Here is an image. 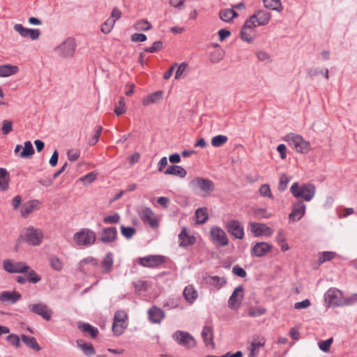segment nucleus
I'll list each match as a JSON object with an SVG mask.
<instances>
[{
    "instance_id": "obj_45",
    "label": "nucleus",
    "mask_w": 357,
    "mask_h": 357,
    "mask_svg": "<svg viewBox=\"0 0 357 357\" xmlns=\"http://www.w3.org/2000/svg\"><path fill=\"white\" fill-rule=\"evenodd\" d=\"M188 73V64L182 63L178 66L177 70L175 73V79H181L186 77Z\"/></svg>"
},
{
    "instance_id": "obj_21",
    "label": "nucleus",
    "mask_w": 357,
    "mask_h": 357,
    "mask_svg": "<svg viewBox=\"0 0 357 357\" xmlns=\"http://www.w3.org/2000/svg\"><path fill=\"white\" fill-rule=\"evenodd\" d=\"M243 289L241 286L236 288L228 301V306L231 309H238L240 307L243 297Z\"/></svg>"
},
{
    "instance_id": "obj_36",
    "label": "nucleus",
    "mask_w": 357,
    "mask_h": 357,
    "mask_svg": "<svg viewBox=\"0 0 357 357\" xmlns=\"http://www.w3.org/2000/svg\"><path fill=\"white\" fill-rule=\"evenodd\" d=\"M76 342L79 348L83 351L86 356H91L95 354L96 351L91 344L86 343L82 340H77Z\"/></svg>"
},
{
    "instance_id": "obj_55",
    "label": "nucleus",
    "mask_w": 357,
    "mask_h": 357,
    "mask_svg": "<svg viewBox=\"0 0 357 357\" xmlns=\"http://www.w3.org/2000/svg\"><path fill=\"white\" fill-rule=\"evenodd\" d=\"M13 130V122L10 120L5 119L2 121L1 132L3 135H8Z\"/></svg>"
},
{
    "instance_id": "obj_7",
    "label": "nucleus",
    "mask_w": 357,
    "mask_h": 357,
    "mask_svg": "<svg viewBox=\"0 0 357 357\" xmlns=\"http://www.w3.org/2000/svg\"><path fill=\"white\" fill-rule=\"evenodd\" d=\"M256 27L252 21L247 19L240 33L241 38L248 43H252L257 36Z\"/></svg>"
},
{
    "instance_id": "obj_61",
    "label": "nucleus",
    "mask_w": 357,
    "mask_h": 357,
    "mask_svg": "<svg viewBox=\"0 0 357 357\" xmlns=\"http://www.w3.org/2000/svg\"><path fill=\"white\" fill-rule=\"evenodd\" d=\"M333 338H329L324 341H321L319 342V349L324 351L327 352L329 351V349L331 347V344L333 343Z\"/></svg>"
},
{
    "instance_id": "obj_53",
    "label": "nucleus",
    "mask_w": 357,
    "mask_h": 357,
    "mask_svg": "<svg viewBox=\"0 0 357 357\" xmlns=\"http://www.w3.org/2000/svg\"><path fill=\"white\" fill-rule=\"evenodd\" d=\"M50 265L52 269L56 271L62 270L63 264L57 257H52L50 259Z\"/></svg>"
},
{
    "instance_id": "obj_38",
    "label": "nucleus",
    "mask_w": 357,
    "mask_h": 357,
    "mask_svg": "<svg viewBox=\"0 0 357 357\" xmlns=\"http://www.w3.org/2000/svg\"><path fill=\"white\" fill-rule=\"evenodd\" d=\"M21 338L22 342L29 348L36 351H39L41 349L40 347L37 343L35 337L27 336L25 335H22Z\"/></svg>"
},
{
    "instance_id": "obj_60",
    "label": "nucleus",
    "mask_w": 357,
    "mask_h": 357,
    "mask_svg": "<svg viewBox=\"0 0 357 357\" xmlns=\"http://www.w3.org/2000/svg\"><path fill=\"white\" fill-rule=\"evenodd\" d=\"M162 48V43L161 41H155L149 47H146L145 51L150 53L157 52Z\"/></svg>"
},
{
    "instance_id": "obj_24",
    "label": "nucleus",
    "mask_w": 357,
    "mask_h": 357,
    "mask_svg": "<svg viewBox=\"0 0 357 357\" xmlns=\"http://www.w3.org/2000/svg\"><path fill=\"white\" fill-rule=\"evenodd\" d=\"M40 205V202L36 199L24 203L21 208V215L24 218H26L33 211L39 210Z\"/></svg>"
},
{
    "instance_id": "obj_56",
    "label": "nucleus",
    "mask_w": 357,
    "mask_h": 357,
    "mask_svg": "<svg viewBox=\"0 0 357 357\" xmlns=\"http://www.w3.org/2000/svg\"><path fill=\"white\" fill-rule=\"evenodd\" d=\"M253 215L258 219L261 218H269L272 214L268 213L264 208H257L253 211Z\"/></svg>"
},
{
    "instance_id": "obj_2",
    "label": "nucleus",
    "mask_w": 357,
    "mask_h": 357,
    "mask_svg": "<svg viewBox=\"0 0 357 357\" xmlns=\"http://www.w3.org/2000/svg\"><path fill=\"white\" fill-rule=\"evenodd\" d=\"M97 240L96 234L88 228H82L75 232L73 236L74 244L80 248L93 245Z\"/></svg>"
},
{
    "instance_id": "obj_1",
    "label": "nucleus",
    "mask_w": 357,
    "mask_h": 357,
    "mask_svg": "<svg viewBox=\"0 0 357 357\" xmlns=\"http://www.w3.org/2000/svg\"><path fill=\"white\" fill-rule=\"evenodd\" d=\"M284 140L296 152L301 154H307L311 150V144L303 136L296 133H289Z\"/></svg>"
},
{
    "instance_id": "obj_64",
    "label": "nucleus",
    "mask_w": 357,
    "mask_h": 357,
    "mask_svg": "<svg viewBox=\"0 0 357 357\" xmlns=\"http://www.w3.org/2000/svg\"><path fill=\"white\" fill-rule=\"evenodd\" d=\"M28 271V280L30 282L36 284L40 281L41 278L35 272V271L29 269Z\"/></svg>"
},
{
    "instance_id": "obj_6",
    "label": "nucleus",
    "mask_w": 357,
    "mask_h": 357,
    "mask_svg": "<svg viewBox=\"0 0 357 357\" xmlns=\"http://www.w3.org/2000/svg\"><path fill=\"white\" fill-rule=\"evenodd\" d=\"M127 326L128 314L123 310H117L113 319L112 328L113 333L116 336L121 335L123 333Z\"/></svg>"
},
{
    "instance_id": "obj_15",
    "label": "nucleus",
    "mask_w": 357,
    "mask_h": 357,
    "mask_svg": "<svg viewBox=\"0 0 357 357\" xmlns=\"http://www.w3.org/2000/svg\"><path fill=\"white\" fill-rule=\"evenodd\" d=\"M227 231L236 238L243 239L244 237V229L241 223L236 220H229L226 225Z\"/></svg>"
},
{
    "instance_id": "obj_23",
    "label": "nucleus",
    "mask_w": 357,
    "mask_h": 357,
    "mask_svg": "<svg viewBox=\"0 0 357 357\" xmlns=\"http://www.w3.org/2000/svg\"><path fill=\"white\" fill-rule=\"evenodd\" d=\"M196 243V238L193 235H190L186 227H183L181 231L178 234V243L180 247H188Z\"/></svg>"
},
{
    "instance_id": "obj_9",
    "label": "nucleus",
    "mask_w": 357,
    "mask_h": 357,
    "mask_svg": "<svg viewBox=\"0 0 357 357\" xmlns=\"http://www.w3.org/2000/svg\"><path fill=\"white\" fill-rule=\"evenodd\" d=\"M3 268L8 273H25L29 271L30 267L24 262L13 260H6L3 264Z\"/></svg>"
},
{
    "instance_id": "obj_46",
    "label": "nucleus",
    "mask_w": 357,
    "mask_h": 357,
    "mask_svg": "<svg viewBox=\"0 0 357 357\" xmlns=\"http://www.w3.org/2000/svg\"><path fill=\"white\" fill-rule=\"evenodd\" d=\"M206 282L217 288H220L226 283V281L223 278H220L218 276L208 277L206 279Z\"/></svg>"
},
{
    "instance_id": "obj_42",
    "label": "nucleus",
    "mask_w": 357,
    "mask_h": 357,
    "mask_svg": "<svg viewBox=\"0 0 357 357\" xmlns=\"http://www.w3.org/2000/svg\"><path fill=\"white\" fill-rule=\"evenodd\" d=\"M263 3L266 8L276 10L279 13L283 10L280 0H263Z\"/></svg>"
},
{
    "instance_id": "obj_43",
    "label": "nucleus",
    "mask_w": 357,
    "mask_h": 357,
    "mask_svg": "<svg viewBox=\"0 0 357 357\" xmlns=\"http://www.w3.org/2000/svg\"><path fill=\"white\" fill-rule=\"evenodd\" d=\"M89 264L96 266L98 265V261L92 257H88L79 261L78 264L79 269L81 271H84L86 270V266Z\"/></svg>"
},
{
    "instance_id": "obj_22",
    "label": "nucleus",
    "mask_w": 357,
    "mask_h": 357,
    "mask_svg": "<svg viewBox=\"0 0 357 357\" xmlns=\"http://www.w3.org/2000/svg\"><path fill=\"white\" fill-rule=\"evenodd\" d=\"M272 245L266 242H259L255 243L251 249V255L258 257L266 255L272 250Z\"/></svg>"
},
{
    "instance_id": "obj_34",
    "label": "nucleus",
    "mask_w": 357,
    "mask_h": 357,
    "mask_svg": "<svg viewBox=\"0 0 357 357\" xmlns=\"http://www.w3.org/2000/svg\"><path fill=\"white\" fill-rule=\"evenodd\" d=\"M21 297V295L17 292L3 291L0 295V300L2 302L14 303Z\"/></svg>"
},
{
    "instance_id": "obj_62",
    "label": "nucleus",
    "mask_w": 357,
    "mask_h": 357,
    "mask_svg": "<svg viewBox=\"0 0 357 357\" xmlns=\"http://www.w3.org/2000/svg\"><path fill=\"white\" fill-rule=\"evenodd\" d=\"M96 179V174L93 172H90L85 175L84 176H82L80 180L85 184L89 185L93 182Z\"/></svg>"
},
{
    "instance_id": "obj_27",
    "label": "nucleus",
    "mask_w": 357,
    "mask_h": 357,
    "mask_svg": "<svg viewBox=\"0 0 357 357\" xmlns=\"http://www.w3.org/2000/svg\"><path fill=\"white\" fill-rule=\"evenodd\" d=\"M202 337L206 347L211 349L215 348V343L213 342V331L211 326H204L202 331Z\"/></svg>"
},
{
    "instance_id": "obj_20",
    "label": "nucleus",
    "mask_w": 357,
    "mask_h": 357,
    "mask_svg": "<svg viewBox=\"0 0 357 357\" xmlns=\"http://www.w3.org/2000/svg\"><path fill=\"white\" fill-rule=\"evenodd\" d=\"M271 18V14L270 13L261 10L255 12L249 17L257 26L268 24Z\"/></svg>"
},
{
    "instance_id": "obj_3",
    "label": "nucleus",
    "mask_w": 357,
    "mask_h": 357,
    "mask_svg": "<svg viewBox=\"0 0 357 357\" xmlns=\"http://www.w3.org/2000/svg\"><path fill=\"white\" fill-rule=\"evenodd\" d=\"M290 191L294 197L309 202L314 197L316 188L310 183L300 185L298 183H294L290 188Z\"/></svg>"
},
{
    "instance_id": "obj_33",
    "label": "nucleus",
    "mask_w": 357,
    "mask_h": 357,
    "mask_svg": "<svg viewBox=\"0 0 357 357\" xmlns=\"http://www.w3.org/2000/svg\"><path fill=\"white\" fill-rule=\"evenodd\" d=\"M19 71V68L10 64L0 66V77H8L16 74Z\"/></svg>"
},
{
    "instance_id": "obj_26",
    "label": "nucleus",
    "mask_w": 357,
    "mask_h": 357,
    "mask_svg": "<svg viewBox=\"0 0 357 357\" xmlns=\"http://www.w3.org/2000/svg\"><path fill=\"white\" fill-rule=\"evenodd\" d=\"M117 230L114 227L105 228L102 230L100 240L104 243H109L114 241L116 238Z\"/></svg>"
},
{
    "instance_id": "obj_8",
    "label": "nucleus",
    "mask_w": 357,
    "mask_h": 357,
    "mask_svg": "<svg viewBox=\"0 0 357 357\" xmlns=\"http://www.w3.org/2000/svg\"><path fill=\"white\" fill-rule=\"evenodd\" d=\"M76 43L73 38H69L59 45L55 51L63 57H72L75 52Z\"/></svg>"
},
{
    "instance_id": "obj_14",
    "label": "nucleus",
    "mask_w": 357,
    "mask_h": 357,
    "mask_svg": "<svg viewBox=\"0 0 357 357\" xmlns=\"http://www.w3.org/2000/svg\"><path fill=\"white\" fill-rule=\"evenodd\" d=\"M139 215L142 220L144 222L148 223L151 227L156 228L158 227V219L150 208H142L139 213Z\"/></svg>"
},
{
    "instance_id": "obj_59",
    "label": "nucleus",
    "mask_w": 357,
    "mask_h": 357,
    "mask_svg": "<svg viewBox=\"0 0 357 357\" xmlns=\"http://www.w3.org/2000/svg\"><path fill=\"white\" fill-rule=\"evenodd\" d=\"M266 310L264 307H251L249 310V314L252 317H259L264 314H265Z\"/></svg>"
},
{
    "instance_id": "obj_40",
    "label": "nucleus",
    "mask_w": 357,
    "mask_h": 357,
    "mask_svg": "<svg viewBox=\"0 0 357 357\" xmlns=\"http://www.w3.org/2000/svg\"><path fill=\"white\" fill-rule=\"evenodd\" d=\"M195 215L198 224H204L208 219V210L205 207L197 209Z\"/></svg>"
},
{
    "instance_id": "obj_11",
    "label": "nucleus",
    "mask_w": 357,
    "mask_h": 357,
    "mask_svg": "<svg viewBox=\"0 0 357 357\" xmlns=\"http://www.w3.org/2000/svg\"><path fill=\"white\" fill-rule=\"evenodd\" d=\"M173 337L178 344L186 348L194 347L196 344L195 340L187 332L178 331L173 335Z\"/></svg>"
},
{
    "instance_id": "obj_10",
    "label": "nucleus",
    "mask_w": 357,
    "mask_h": 357,
    "mask_svg": "<svg viewBox=\"0 0 357 357\" xmlns=\"http://www.w3.org/2000/svg\"><path fill=\"white\" fill-rule=\"evenodd\" d=\"M138 263L144 267L153 268L165 263V257L161 255H148L139 258Z\"/></svg>"
},
{
    "instance_id": "obj_37",
    "label": "nucleus",
    "mask_w": 357,
    "mask_h": 357,
    "mask_svg": "<svg viewBox=\"0 0 357 357\" xmlns=\"http://www.w3.org/2000/svg\"><path fill=\"white\" fill-rule=\"evenodd\" d=\"M78 327L83 333L89 334L93 338L98 334V330L88 323H79Z\"/></svg>"
},
{
    "instance_id": "obj_30",
    "label": "nucleus",
    "mask_w": 357,
    "mask_h": 357,
    "mask_svg": "<svg viewBox=\"0 0 357 357\" xmlns=\"http://www.w3.org/2000/svg\"><path fill=\"white\" fill-rule=\"evenodd\" d=\"M264 345L265 340L264 338L253 341L248 349L249 354L248 357H256L259 354V348L264 347Z\"/></svg>"
},
{
    "instance_id": "obj_12",
    "label": "nucleus",
    "mask_w": 357,
    "mask_h": 357,
    "mask_svg": "<svg viewBox=\"0 0 357 357\" xmlns=\"http://www.w3.org/2000/svg\"><path fill=\"white\" fill-rule=\"evenodd\" d=\"M210 236L211 240L221 246L227 245L229 243L228 238L225 231L219 227L213 226L210 230Z\"/></svg>"
},
{
    "instance_id": "obj_44",
    "label": "nucleus",
    "mask_w": 357,
    "mask_h": 357,
    "mask_svg": "<svg viewBox=\"0 0 357 357\" xmlns=\"http://www.w3.org/2000/svg\"><path fill=\"white\" fill-rule=\"evenodd\" d=\"M336 253L334 252H322L319 253L318 264H321L324 262L329 261L335 258Z\"/></svg>"
},
{
    "instance_id": "obj_31",
    "label": "nucleus",
    "mask_w": 357,
    "mask_h": 357,
    "mask_svg": "<svg viewBox=\"0 0 357 357\" xmlns=\"http://www.w3.org/2000/svg\"><path fill=\"white\" fill-rule=\"evenodd\" d=\"M165 174L176 176L180 178H184L187 175V172L181 166L171 165L165 171Z\"/></svg>"
},
{
    "instance_id": "obj_52",
    "label": "nucleus",
    "mask_w": 357,
    "mask_h": 357,
    "mask_svg": "<svg viewBox=\"0 0 357 357\" xmlns=\"http://www.w3.org/2000/svg\"><path fill=\"white\" fill-rule=\"evenodd\" d=\"M259 194L264 197H268L271 199H273V195L271 192V188L268 184H263L259 188Z\"/></svg>"
},
{
    "instance_id": "obj_57",
    "label": "nucleus",
    "mask_w": 357,
    "mask_h": 357,
    "mask_svg": "<svg viewBox=\"0 0 357 357\" xmlns=\"http://www.w3.org/2000/svg\"><path fill=\"white\" fill-rule=\"evenodd\" d=\"M290 181V177L286 174H282L280 177V182L278 185V190L281 192L284 191Z\"/></svg>"
},
{
    "instance_id": "obj_35",
    "label": "nucleus",
    "mask_w": 357,
    "mask_h": 357,
    "mask_svg": "<svg viewBox=\"0 0 357 357\" xmlns=\"http://www.w3.org/2000/svg\"><path fill=\"white\" fill-rule=\"evenodd\" d=\"M219 16L222 21L225 22H231L238 16V14L233 9L227 8L220 10Z\"/></svg>"
},
{
    "instance_id": "obj_41",
    "label": "nucleus",
    "mask_w": 357,
    "mask_h": 357,
    "mask_svg": "<svg viewBox=\"0 0 357 357\" xmlns=\"http://www.w3.org/2000/svg\"><path fill=\"white\" fill-rule=\"evenodd\" d=\"M34 153L33 145L30 141L24 142L23 150L19 153V157L21 158H27L32 156Z\"/></svg>"
},
{
    "instance_id": "obj_32",
    "label": "nucleus",
    "mask_w": 357,
    "mask_h": 357,
    "mask_svg": "<svg viewBox=\"0 0 357 357\" xmlns=\"http://www.w3.org/2000/svg\"><path fill=\"white\" fill-rule=\"evenodd\" d=\"M113 255L112 253L109 252L105 255L101 263L102 272L105 273H110L113 268Z\"/></svg>"
},
{
    "instance_id": "obj_47",
    "label": "nucleus",
    "mask_w": 357,
    "mask_h": 357,
    "mask_svg": "<svg viewBox=\"0 0 357 357\" xmlns=\"http://www.w3.org/2000/svg\"><path fill=\"white\" fill-rule=\"evenodd\" d=\"M126 112V101L123 97H121L119 102L116 104L114 114L116 116H121Z\"/></svg>"
},
{
    "instance_id": "obj_13",
    "label": "nucleus",
    "mask_w": 357,
    "mask_h": 357,
    "mask_svg": "<svg viewBox=\"0 0 357 357\" xmlns=\"http://www.w3.org/2000/svg\"><path fill=\"white\" fill-rule=\"evenodd\" d=\"M344 298L342 291L337 289H329L326 294V301L333 305H344Z\"/></svg>"
},
{
    "instance_id": "obj_48",
    "label": "nucleus",
    "mask_w": 357,
    "mask_h": 357,
    "mask_svg": "<svg viewBox=\"0 0 357 357\" xmlns=\"http://www.w3.org/2000/svg\"><path fill=\"white\" fill-rule=\"evenodd\" d=\"M134 28L137 31H148L151 29L152 25L146 20H141L135 24Z\"/></svg>"
},
{
    "instance_id": "obj_4",
    "label": "nucleus",
    "mask_w": 357,
    "mask_h": 357,
    "mask_svg": "<svg viewBox=\"0 0 357 357\" xmlns=\"http://www.w3.org/2000/svg\"><path fill=\"white\" fill-rule=\"evenodd\" d=\"M190 187L201 192L202 197L209 195L215 190L214 183L202 177H195L190 182Z\"/></svg>"
},
{
    "instance_id": "obj_18",
    "label": "nucleus",
    "mask_w": 357,
    "mask_h": 357,
    "mask_svg": "<svg viewBox=\"0 0 357 357\" xmlns=\"http://www.w3.org/2000/svg\"><path fill=\"white\" fill-rule=\"evenodd\" d=\"M250 231L255 236H271L273 230L265 224L259 222H250Z\"/></svg>"
},
{
    "instance_id": "obj_54",
    "label": "nucleus",
    "mask_w": 357,
    "mask_h": 357,
    "mask_svg": "<svg viewBox=\"0 0 357 357\" xmlns=\"http://www.w3.org/2000/svg\"><path fill=\"white\" fill-rule=\"evenodd\" d=\"M276 241L278 243V245L280 246L281 250L282 251H287L289 250V245L286 243L285 237L283 235V233L282 231H280L277 235Z\"/></svg>"
},
{
    "instance_id": "obj_19",
    "label": "nucleus",
    "mask_w": 357,
    "mask_h": 357,
    "mask_svg": "<svg viewBox=\"0 0 357 357\" xmlns=\"http://www.w3.org/2000/svg\"><path fill=\"white\" fill-rule=\"evenodd\" d=\"M14 29L19 33L22 37H29L33 40L38 39L41 34L39 29L25 28L21 24H15Z\"/></svg>"
},
{
    "instance_id": "obj_51",
    "label": "nucleus",
    "mask_w": 357,
    "mask_h": 357,
    "mask_svg": "<svg viewBox=\"0 0 357 357\" xmlns=\"http://www.w3.org/2000/svg\"><path fill=\"white\" fill-rule=\"evenodd\" d=\"M115 23L116 20H112V18L107 19L101 26L102 32L105 34L110 33Z\"/></svg>"
},
{
    "instance_id": "obj_49",
    "label": "nucleus",
    "mask_w": 357,
    "mask_h": 357,
    "mask_svg": "<svg viewBox=\"0 0 357 357\" xmlns=\"http://www.w3.org/2000/svg\"><path fill=\"white\" fill-rule=\"evenodd\" d=\"M227 140L228 138L225 135H216L211 139V145L214 147H220L224 145Z\"/></svg>"
},
{
    "instance_id": "obj_50",
    "label": "nucleus",
    "mask_w": 357,
    "mask_h": 357,
    "mask_svg": "<svg viewBox=\"0 0 357 357\" xmlns=\"http://www.w3.org/2000/svg\"><path fill=\"white\" fill-rule=\"evenodd\" d=\"M136 291H146L150 288V284L147 281L138 280L133 282Z\"/></svg>"
},
{
    "instance_id": "obj_25",
    "label": "nucleus",
    "mask_w": 357,
    "mask_h": 357,
    "mask_svg": "<svg viewBox=\"0 0 357 357\" xmlns=\"http://www.w3.org/2000/svg\"><path fill=\"white\" fill-rule=\"evenodd\" d=\"M150 321L153 324H160L165 317V312L159 307L153 306L148 310Z\"/></svg>"
},
{
    "instance_id": "obj_17",
    "label": "nucleus",
    "mask_w": 357,
    "mask_h": 357,
    "mask_svg": "<svg viewBox=\"0 0 357 357\" xmlns=\"http://www.w3.org/2000/svg\"><path fill=\"white\" fill-rule=\"evenodd\" d=\"M29 309L33 313L41 316L44 319H51L52 311L45 303H37L29 305Z\"/></svg>"
},
{
    "instance_id": "obj_39",
    "label": "nucleus",
    "mask_w": 357,
    "mask_h": 357,
    "mask_svg": "<svg viewBox=\"0 0 357 357\" xmlns=\"http://www.w3.org/2000/svg\"><path fill=\"white\" fill-rule=\"evenodd\" d=\"M9 174L5 168H0V190H6L8 188Z\"/></svg>"
},
{
    "instance_id": "obj_63",
    "label": "nucleus",
    "mask_w": 357,
    "mask_h": 357,
    "mask_svg": "<svg viewBox=\"0 0 357 357\" xmlns=\"http://www.w3.org/2000/svg\"><path fill=\"white\" fill-rule=\"evenodd\" d=\"M8 342L15 346V347L18 348L20 347V340L19 337L17 335L15 334H10L7 337Z\"/></svg>"
},
{
    "instance_id": "obj_29",
    "label": "nucleus",
    "mask_w": 357,
    "mask_h": 357,
    "mask_svg": "<svg viewBox=\"0 0 357 357\" xmlns=\"http://www.w3.org/2000/svg\"><path fill=\"white\" fill-rule=\"evenodd\" d=\"M162 98V91H158L143 98L142 103L144 106L158 102Z\"/></svg>"
},
{
    "instance_id": "obj_16",
    "label": "nucleus",
    "mask_w": 357,
    "mask_h": 357,
    "mask_svg": "<svg viewBox=\"0 0 357 357\" xmlns=\"http://www.w3.org/2000/svg\"><path fill=\"white\" fill-rule=\"evenodd\" d=\"M306 206L302 201H297L292 205V211L289 215V220L292 222L300 220L305 213Z\"/></svg>"
},
{
    "instance_id": "obj_28",
    "label": "nucleus",
    "mask_w": 357,
    "mask_h": 357,
    "mask_svg": "<svg viewBox=\"0 0 357 357\" xmlns=\"http://www.w3.org/2000/svg\"><path fill=\"white\" fill-rule=\"evenodd\" d=\"M183 294L185 299L190 303H192L198 297V293L192 284L185 287Z\"/></svg>"
},
{
    "instance_id": "obj_5",
    "label": "nucleus",
    "mask_w": 357,
    "mask_h": 357,
    "mask_svg": "<svg viewBox=\"0 0 357 357\" xmlns=\"http://www.w3.org/2000/svg\"><path fill=\"white\" fill-rule=\"evenodd\" d=\"M21 236L29 244L37 246L42 243L44 234L40 229L29 226L23 229Z\"/></svg>"
},
{
    "instance_id": "obj_58",
    "label": "nucleus",
    "mask_w": 357,
    "mask_h": 357,
    "mask_svg": "<svg viewBox=\"0 0 357 357\" xmlns=\"http://www.w3.org/2000/svg\"><path fill=\"white\" fill-rule=\"evenodd\" d=\"M121 234L123 236H125L127 238H132L134 234L136 233V230L133 227H121Z\"/></svg>"
}]
</instances>
